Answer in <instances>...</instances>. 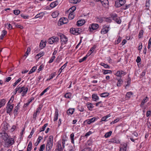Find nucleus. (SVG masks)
<instances>
[{
  "label": "nucleus",
  "mask_w": 151,
  "mask_h": 151,
  "mask_svg": "<svg viewBox=\"0 0 151 151\" xmlns=\"http://www.w3.org/2000/svg\"><path fill=\"white\" fill-rule=\"evenodd\" d=\"M44 55V53L43 52H40L39 53L37 54L36 56V58H37L39 59L41 57Z\"/></svg>",
  "instance_id": "obj_40"
},
{
  "label": "nucleus",
  "mask_w": 151,
  "mask_h": 151,
  "mask_svg": "<svg viewBox=\"0 0 151 151\" xmlns=\"http://www.w3.org/2000/svg\"><path fill=\"white\" fill-rule=\"evenodd\" d=\"M76 9V7L75 6H72L71 8H70L69 10L66 12H72V13H73V12L75 11Z\"/></svg>",
  "instance_id": "obj_31"
},
{
  "label": "nucleus",
  "mask_w": 151,
  "mask_h": 151,
  "mask_svg": "<svg viewBox=\"0 0 151 151\" xmlns=\"http://www.w3.org/2000/svg\"><path fill=\"white\" fill-rule=\"evenodd\" d=\"M58 110H56L55 111V115L54 118V121H56L58 119Z\"/></svg>",
  "instance_id": "obj_25"
},
{
  "label": "nucleus",
  "mask_w": 151,
  "mask_h": 151,
  "mask_svg": "<svg viewBox=\"0 0 151 151\" xmlns=\"http://www.w3.org/2000/svg\"><path fill=\"white\" fill-rule=\"evenodd\" d=\"M109 95V93H103L100 94V96L101 97H105L108 96Z\"/></svg>",
  "instance_id": "obj_37"
},
{
  "label": "nucleus",
  "mask_w": 151,
  "mask_h": 151,
  "mask_svg": "<svg viewBox=\"0 0 151 151\" xmlns=\"http://www.w3.org/2000/svg\"><path fill=\"white\" fill-rule=\"evenodd\" d=\"M132 5L131 4H125V6H123V9L124 10H126L130 7V6Z\"/></svg>",
  "instance_id": "obj_43"
},
{
  "label": "nucleus",
  "mask_w": 151,
  "mask_h": 151,
  "mask_svg": "<svg viewBox=\"0 0 151 151\" xmlns=\"http://www.w3.org/2000/svg\"><path fill=\"white\" fill-rule=\"evenodd\" d=\"M32 147V144L31 142H29L28 145L27 150L29 151H31Z\"/></svg>",
  "instance_id": "obj_29"
},
{
  "label": "nucleus",
  "mask_w": 151,
  "mask_h": 151,
  "mask_svg": "<svg viewBox=\"0 0 151 151\" xmlns=\"http://www.w3.org/2000/svg\"><path fill=\"white\" fill-rule=\"evenodd\" d=\"M68 13H69L68 17V19L70 20L72 19L74 17L73 13H72V12H70Z\"/></svg>",
  "instance_id": "obj_26"
},
{
  "label": "nucleus",
  "mask_w": 151,
  "mask_h": 151,
  "mask_svg": "<svg viewBox=\"0 0 151 151\" xmlns=\"http://www.w3.org/2000/svg\"><path fill=\"white\" fill-rule=\"evenodd\" d=\"M31 50L30 48V47H28L27 51L26 52L25 55H24V56H25L26 57H27L28 55L29 52H30ZM26 57L25 58H26ZM26 58H25V59Z\"/></svg>",
  "instance_id": "obj_45"
},
{
  "label": "nucleus",
  "mask_w": 151,
  "mask_h": 151,
  "mask_svg": "<svg viewBox=\"0 0 151 151\" xmlns=\"http://www.w3.org/2000/svg\"><path fill=\"white\" fill-rule=\"evenodd\" d=\"M92 133V132L91 131H89L88 132H87L85 134V136L87 137L89 136Z\"/></svg>",
  "instance_id": "obj_64"
},
{
  "label": "nucleus",
  "mask_w": 151,
  "mask_h": 151,
  "mask_svg": "<svg viewBox=\"0 0 151 151\" xmlns=\"http://www.w3.org/2000/svg\"><path fill=\"white\" fill-rule=\"evenodd\" d=\"M46 44L45 42L41 41L40 44V47L41 49L44 48Z\"/></svg>",
  "instance_id": "obj_35"
},
{
  "label": "nucleus",
  "mask_w": 151,
  "mask_h": 151,
  "mask_svg": "<svg viewBox=\"0 0 151 151\" xmlns=\"http://www.w3.org/2000/svg\"><path fill=\"white\" fill-rule=\"evenodd\" d=\"M99 27V25L98 24L93 23L89 26V28L90 29V31L92 32L93 30H96L98 29Z\"/></svg>",
  "instance_id": "obj_6"
},
{
  "label": "nucleus",
  "mask_w": 151,
  "mask_h": 151,
  "mask_svg": "<svg viewBox=\"0 0 151 151\" xmlns=\"http://www.w3.org/2000/svg\"><path fill=\"white\" fill-rule=\"evenodd\" d=\"M14 13L15 15H18L20 13V11L19 10H14Z\"/></svg>",
  "instance_id": "obj_53"
},
{
  "label": "nucleus",
  "mask_w": 151,
  "mask_h": 151,
  "mask_svg": "<svg viewBox=\"0 0 151 151\" xmlns=\"http://www.w3.org/2000/svg\"><path fill=\"white\" fill-rule=\"evenodd\" d=\"M74 111V109H70L67 110V113L69 115H71L73 113Z\"/></svg>",
  "instance_id": "obj_24"
},
{
  "label": "nucleus",
  "mask_w": 151,
  "mask_h": 151,
  "mask_svg": "<svg viewBox=\"0 0 151 151\" xmlns=\"http://www.w3.org/2000/svg\"><path fill=\"white\" fill-rule=\"evenodd\" d=\"M76 28H71L70 29V32L71 34L73 35H78L77 31V30Z\"/></svg>",
  "instance_id": "obj_12"
},
{
  "label": "nucleus",
  "mask_w": 151,
  "mask_h": 151,
  "mask_svg": "<svg viewBox=\"0 0 151 151\" xmlns=\"http://www.w3.org/2000/svg\"><path fill=\"white\" fill-rule=\"evenodd\" d=\"M57 35L60 37V41L61 45L66 44L68 41V38L65 35L60 33H58Z\"/></svg>",
  "instance_id": "obj_3"
},
{
  "label": "nucleus",
  "mask_w": 151,
  "mask_h": 151,
  "mask_svg": "<svg viewBox=\"0 0 151 151\" xmlns=\"http://www.w3.org/2000/svg\"><path fill=\"white\" fill-rule=\"evenodd\" d=\"M109 27L106 26L104 27L101 29V33L103 34H104L106 33L108 31Z\"/></svg>",
  "instance_id": "obj_10"
},
{
  "label": "nucleus",
  "mask_w": 151,
  "mask_h": 151,
  "mask_svg": "<svg viewBox=\"0 0 151 151\" xmlns=\"http://www.w3.org/2000/svg\"><path fill=\"white\" fill-rule=\"evenodd\" d=\"M100 65L104 66L105 68H109V66L107 64H106L104 63H101L100 64Z\"/></svg>",
  "instance_id": "obj_47"
},
{
  "label": "nucleus",
  "mask_w": 151,
  "mask_h": 151,
  "mask_svg": "<svg viewBox=\"0 0 151 151\" xmlns=\"http://www.w3.org/2000/svg\"><path fill=\"white\" fill-rule=\"evenodd\" d=\"M112 73L111 70H103V73L104 74H106L108 73Z\"/></svg>",
  "instance_id": "obj_48"
},
{
  "label": "nucleus",
  "mask_w": 151,
  "mask_h": 151,
  "mask_svg": "<svg viewBox=\"0 0 151 151\" xmlns=\"http://www.w3.org/2000/svg\"><path fill=\"white\" fill-rule=\"evenodd\" d=\"M71 94L70 93H66L64 95V96L65 97L68 99L70 98L71 97Z\"/></svg>",
  "instance_id": "obj_42"
},
{
  "label": "nucleus",
  "mask_w": 151,
  "mask_h": 151,
  "mask_svg": "<svg viewBox=\"0 0 151 151\" xmlns=\"http://www.w3.org/2000/svg\"><path fill=\"white\" fill-rule=\"evenodd\" d=\"M109 4V1L108 0H104L102 4L103 5H104L105 6H106V5H108Z\"/></svg>",
  "instance_id": "obj_55"
},
{
  "label": "nucleus",
  "mask_w": 151,
  "mask_h": 151,
  "mask_svg": "<svg viewBox=\"0 0 151 151\" xmlns=\"http://www.w3.org/2000/svg\"><path fill=\"white\" fill-rule=\"evenodd\" d=\"M37 68L35 66H34L30 70L29 73V74H30L32 73L33 72H34L36 69Z\"/></svg>",
  "instance_id": "obj_49"
},
{
  "label": "nucleus",
  "mask_w": 151,
  "mask_h": 151,
  "mask_svg": "<svg viewBox=\"0 0 151 151\" xmlns=\"http://www.w3.org/2000/svg\"><path fill=\"white\" fill-rule=\"evenodd\" d=\"M44 15V14L42 12H41L37 14L35 17V18H37L40 17H42Z\"/></svg>",
  "instance_id": "obj_36"
},
{
  "label": "nucleus",
  "mask_w": 151,
  "mask_h": 151,
  "mask_svg": "<svg viewBox=\"0 0 151 151\" xmlns=\"http://www.w3.org/2000/svg\"><path fill=\"white\" fill-rule=\"evenodd\" d=\"M119 119L117 118V119H115V120H114V121L113 122H111V124H113L115 123H116V122H117L119 121Z\"/></svg>",
  "instance_id": "obj_59"
},
{
  "label": "nucleus",
  "mask_w": 151,
  "mask_h": 151,
  "mask_svg": "<svg viewBox=\"0 0 151 151\" xmlns=\"http://www.w3.org/2000/svg\"><path fill=\"white\" fill-rule=\"evenodd\" d=\"M127 144L124 142L121 145L119 151H126Z\"/></svg>",
  "instance_id": "obj_8"
},
{
  "label": "nucleus",
  "mask_w": 151,
  "mask_h": 151,
  "mask_svg": "<svg viewBox=\"0 0 151 151\" xmlns=\"http://www.w3.org/2000/svg\"><path fill=\"white\" fill-rule=\"evenodd\" d=\"M81 0H71L70 2L74 4H77L80 2Z\"/></svg>",
  "instance_id": "obj_51"
},
{
  "label": "nucleus",
  "mask_w": 151,
  "mask_h": 151,
  "mask_svg": "<svg viewBox=\"0 0 151 151\" xmlns=\"http://www.w3.org/2000/svg\"><path fill=\"white\" fill-rule=\"evenodd\" d=\"M87 106L88 109L90 110H91L93 108L94 106L91 103H88L87 104Z\"/></svg>",
  "instance_id": "obj_23"
},
{
  "label": "nucleus",
  "mask_w": 151,
  "mask_h": 151,
  "mask_svg": "<svg viewBox=\"0 0 151 151\" xmlns=\"http://www.w3.org/2000/svg\"><path fill=\"white\" fill-rule=\"evenodd\" d=\"M150 5V0H146V1L145 6L146 9H148L149 8Z\"/></svg>",
  "instance_id": "obj_33"
},
{
  "label": "nucleus",
  "mask_w": 151,
  "mask_h": 151,
  "mask_svg": "<svg viewBox=\"0 0 151 151\" xmlns=\"http://www.w3.org/2000/svg\"><path fill=\"white\" fill-rule=\"evenodd\" d=\"M96 118L94 117L92 118L91 119H88L86 120L88 124H90L91 123L94 122Z\"/></svg>",
  "instance_id": "obj_22"
},
{
  "label": "nucleus",
  "mask_w": 151,
  "mask_h": 151,
  "mask_svg": "<svg viewBox=\"0 0 151 151\" xmlns=\"http://www.w3.org/2000/svg\"><path fill=\"white\" fill-rule=\"evenodd\" d=\"M53 136H50L47 140L46 145V149L47 150L49 151L51 149L53 145Z\"/></svg>",
  "instance_id": "obj_2"
},
{
  "label": "nucleus",
  "mask_w": 151,
  "mask_h": 151,
  "mask_svg": "<svg viewBox=\"0 0 151 151\" xmlns=\"http://www.w3.org/2000/svg\"><path fill=\"white\" fill-rule=\"evenodd\" d=\"M85 23V20H81L78 21L77 22V24L78 26L83 25Z\"/></svg>",
  "instance_id": "obj_16"
},
{
  "label": "nucleus",
  "mask_w": 151,
  "mask_h": 151,
  "mask_svg": "<svg viewBox=\"0 0 151 151\" xmlns=\"http://www.w3.org/2000/svg\"><path fill=\"white\" fill-rule=\"evenodd\" d=\"M58 2L57 1H55L51 3L50 4V6L52 8H54L58 5Z\"/></svg>",
  "instance_id": "obj_17"
},
{
  "label": "nucleus",
  "mask_w": 151,
  "mask_h": 151,
  "mask_svg": "<svg viewBox=\"0 0 151 151\" xmlns=\"http://www.w3.org/2000/svg\"><path fill=\"white\" fill-rule=\"evenodd\" d=\"M42 139V137H41V136H39V137L37 139V145H38L40 143L41 140Z\"/></svg>",
  "instance_id": "obj_54"
},
{
  "label": "nucleus",
  "mask_w": 151,
  "mask_h": 151,
  "mask_svg": "<svg viewBox=\"0 0 151 151\" xmlns=\"http://www.w3.org/2000/svg\"><path fill=\"white\" fill-rule=\"evenodd\" d=\"M60 22H62L63 24H66L68 22V20L67 18H64L60 19Z\"/></svg>",
  "instance_id": "obj_18"
},
{
  "label": "nucleus",
  "mask_w": 151,
  "mask_h": 151,
  "mask_svg": "<svg viewBox=\"0 0 151 151\" xmlns=\"http://www.w3.org/2000/svg\"><path fill=\"white\" fill-rule=\"evenodd\" d=\"M3 137V143L4 147L8 148L10 146L13 145L14 142V139L13 138H9L6 137Z\"/></svg>",
  "instance_id": "obj_1"
},
{
  "label": "nucleus",
  "mask_w": 151,
  "mask_h": 151,
  "mask_svg": "<svg viewBox=\"0 0 151 151\" xmlns=\"http://www.w3.org/2000/svg\"><path fill=\"white\" fill-rule=\"evenodd\" d=\"M77 30V33L78 35L79 34H80L81 32H82V29L80 28H76Z\"/></svg>",
  "instance_id": "obj_63"
},
{
  "label": "nucleus",
  "mask_w": 151,
  "mask_h": 151,
  "mask_svg": "<svg viewBox=\"0 0 151 151\" xmlns=\"http://www.w3.org/2000/svg\"><path fill=\"white\" fill-rule=\"evenodd\" d=\"M147 98V97H146V98H144L143 100H142L141 103L140 105V106L142 108H144V109H145V108L143 106V105H144V104L146 102V99Z\"/></svg>",
  "instance_id": "obj_30"
},
{
  "label": "nucleus",
  "mask_w": 151,
  "mask_h": 151,
  "mask_svg": "<svg viewBox=\"0 0 151 151\" xmlns=\"http://www.w3.org/2000/svg\"><path fill=\"white\" fill-rule=\"evenodd\" d=\"M133 93L131 92H128L126 94V97L129 99Z\"/></svg>",
  "instance_id": "obj_44"
},
{
  "label": "nucleus",
  "mask_w": 151,
  "mask_h": 151,
  "mask_svg": "<svg viewBox=\"0 0 151 151\" xmlns=\"http://www.w3.org/2000/svg\"><path fill=\"white\" fill-rule=\"evenodd\" d=\"M67 65V63H65L63 66H62L59 69L58 73L59 72V75L61 73L62 70L66 67Z\"/></svg>",
  "instance_id": "obj_21"
},
{
  "label": "nucleus",
  "mask_w": 151,
  "mask_h": 151,
  "mask_svg": "<svg viewBox=\"0 0 151 151\" xmlns=\"http://www.w3.org/2000/svg\"><path fill=\"white\" fill-rule=\"evenodd\" d=\"M48 124L47 123L45 124L40 129V132L43 131L45 130L46 127L47 126Z\"/></svg>",
  "instance_id": "obj_46"
},
{
  "label": "nucleus",
  "mask_w": 151,
  "mask_h": 151,
  "mask_svg": "<svg viewBox=\"0 0 151 151\" xmlns=\"http://www.w3.org/2000/svg\"><path fill=\"white\" fill-rule=\"evenodd\" d=\"M74 134L73 133H72L70 135V138L71 140V142L73 144L74 143Z\"/></svg>",
  "instance_id": "obj_41"
},
{
  "label": "nucleus",
  "mask_w": 151,
  "mask_h": 151,
  "mask_svg": "<svg viewBox=\"0 0 151 151\" xmlns=\"http://www.w3.org/2000/svg\"><path fill=\"white\" fill-rule=\"evenodd\" d=\"M121 38L119 36V38H118L117 40V41H116L115 42V43L116 44H119L121 41Z\"/></svg>",
  "instance_id": "obj_56"
},
{
  "label": "nucleus",
  "mask_w": 151,
  "mask_h": 151,
  "mask_svg": "<svg viewBox=\"0 0 151 151\" xmlns=\"http://www.w3.org/2000/svg\"><path fill=\"white\" fill-rule=\"evenodd\" d=\"M141 60V59L140 57L138 56L137 58V59L136 60V61L137 63H139Z\"/></svg>",
  "instance_id": "obj_62"
},
{
  "label": "nucleus",
  "mask_w": 151,
  "mask_h": 151,
  "mask_svg": "<svg viewBox=\"0 0 151 151\" xmlns=\"http://www.w3.org/2000/svg\"><path fill=\"white\" fill-rule=\"evenodd\" d=\"M65 139H63L62 141V144L63 148H64L65 147Z\"/></svg>",
  "instance_id": "obj_61"
},
{
  "label": "nucleus",
  "mask_w": 151,
  "mask_h": 151,
  "mask_svg": "<svg viewBox=\"0 0 151 151\" xmlns=\"http://www.w3.org/2000/svg\"><path fill=\"white\" fill-rule=\"evenodd\" d=\"M126 73L124 72V71L121 70V71H118L116 73L115 75L117 76L118 77H119L121 78V76L122 75H124L126 74Z\"/></svg>",
  "instance_id": "obj_9"
},
{
  "label": "nucleus",
  "mask_w": 151,
  "mask_h": 151,
  "mask_svg": "<svg viewBox=\"0 0 151 151\" xmlns=\"http://www.w3.org/2000/svg\"><path fill=\"white\" fill-rule=\"evenodd\" d=\"M126 2L125 0H117L115 2V6L119 7L124 5Z\"/></svg>",
  "instance_id": "obj_5"
},
{
  "label": "nucleus",
  "mask_w": 151,
  "mask_h": 151,
  "mask_svg": "<svg viewBox=\"0 0 151 151\" xmlns=\"http://www.w3.org/2000/svg\"><path fill=\"white\" fill-rule=\"evenodd\" d=\"M14 106H13V105H12L6 106L7 113H9L12 111Z\"/></svg>",
  "instance_id": "obj_14"
},
{
  "label": "nucleus",
  "mask_w": 151,
  "mask_h": 151,
  "mask_svg": "<svg viewBox=\"0 0 151 151\" xmlns=\"http://www.w3.org/2000/svg\"><path fill=\"white\" fill-rule=\"evenodd\" d=\"M59 39L57 37L54 36L49 38L48 40V42L52 44L55 42H57L59 41Z\"/></svg>",
  "instance_id": "obj_4"
},
{
  "label": "nucleus",
  "mask_w": 151,
  "mask_h": 151,
  "mask_svg": "<svg viewBox=\"0 0 151 151\" xmlns=\"http://www.w3.org/2000/svg\"><path fill=\"white\" fill-rule=\"evenodd\" d=\"M118 82L117 83V86H120L123 83V81L122 79H118Z\"/></svg>",
  "instance_id": "obj_28"
},
{
  "label": "nucleus",
  "mask_w": 151,
  "mask_h": 151,
  "mask_svg": "<svg viewBox=\"0 0 151 151\" xmlns=\"http://www.w3.org/2000/svg\"><path fill=\"white\" fill-rule=\"evenodd\" d=\"M143 34V31L142 30H141L139 32V38H140Z\"/></svg>",
  "instance_id": "obj_58"
},
{
  "label": "nucleus",
  "mask_w": 151,
  "mask_h": 151,
  "mask_svg": "<svg viewBox=\"0 0 151 151\" xmlns=\"http://www.w3.org/2000/svg\"><path fill=\"white\" fill-rule=\"evenodd\" d=\"M109 142L116 143H119L120 142V141L119 139H117L116 138L114 137L110 139Z\"/></svg>",
  "instance_id": "obj_11"
},
{
  "label": "nucleus",
  "mask_w": 151,
  "mask_h": 151,
  "mask_svg": "<svg viewBox=\"0 0 151 151\" xmlns=\"http://www.w3.org/2000/svg\"><path fill=\"white\" fill-rule=\"evenodd\" d=\"M7 33V32L5 30H3L2 32V34L0 38L1 40L3 39V37L4 35H6Z\"/></svg>",
  "instance_id": "obj_38"
},
{
  "label": "nucleus",
  "mask_w": 151,
  "mask_h": 151,
  "mask_svg": "<svg viewBox=\"0 0 151 151\" xmlns=\"http://www.w3.org/2000/svg\"><path fill=\"white\" fill-rule=\"evenodd\" d=\"M88 54H87L86 56L84 57L82 59H80L79 60V62L80 63H81L83 61L85 60L87 57L89 56V55H88Z\"/></svg>",
  "instance_id": "obj_39"
},
{
  "label": "nucleus",
  "mask_w": 151,
  "mask_h": 151,
  "mask_svg": "<svg viewBox=\"0 0 151 151\" xmlns=\"http://www.w3.org/2000/svg\"><path fill=\"white\" fill-rule=\"evenodd\" d=\"M45 144H43L41 145L39 151H43L45 148Z\"/></svg>",
  "instance_id": "obj_50"
},
{
  "label": "nucleus",
  "mask_w": 151,
  "mask_h": 151,
  "mask_svg": "<svg viewBox=\"0 0 151 151\" xmlns=\"http://www.w3.org/2000/svg\"><path fill=\"white\" fill-rule=\"evenodd\" d=\"M59 13L58 11H55L53 12L52 14V16L53 18H55L58 16Z\"/></svg>",
  "instance_id": "obj_27"
},
{
  "label": "nucleus",
  "mask_w": 151,
  "mask_h": 151,
  "mask_svg": "<svg viewBox=\"0 0 151 151\" xmlns=\"http://www.w3.org/2000/svg\"><path fill=\"white\" fill-rule=\"evenodd\" d=\"M112 133V132L111 131H110L109 132L106 133L104 135V137L106 138L109 137L111 135Z\"/></svg>",
  "instance_id": "obj_32"
},
{
  "label": "nucleus",
  "mask_w": 151,
  "mask_h": 151,
  "mask_svg": "<svg viewBox=\"0 0 151 151\" xmlns=\"http://www.w3.org/2000/svg\"><path fill=\"white\" fill-rule=\"evenodd\" d=\"M42 108V106L41 105H40L39 107H38L36 110V111L38 113V114H39L40 111L41 109Z\"/></svg>",
  "instance_id": "obj_52"
},
{
  "label": "nucleus",
  "mask_w": 151,
  "mask_h": 151,
  "mask_svg": "<svg viewBox=\"0 0 151 151\" xmlns=\"http://www.w3.org/2000/svg\"><path fill=\"white\" fill-rule=\"evenodd\" d=\"M55 58V56H52L51 57V58L50 59V60L49 61V63H52L54 59Z\"/></svg>",
  "instance_id": "obj_57"
},
{
  "label": "nucleus",
  "mask_w": 151,
  "mask_h": 151,
  "mask_svg": "<svg viewBox=\"0 0 151 151\" xmlns=\"http://www.w3.org/2000/svg\"><path fill=\"white\" fill-rule=\"evenodd\" d=\"M44 66L42 65H41L40 66L39 68L38 69V72H39L43 68Z\"/></svg>",
  "instance_id": "obj_60"
},
{
  "label": "nucleus",
  "mask_w": 151,
  "mask_h": 151,
  "mask_svg": "<svg viewBox=\"0 0 151 151\" xmlns=\"http://www.w3.org/2000/svg\"><path fill=\"white\" fill-rule=\"evenodd\" d=\"M57 147L58 151H61L63 150V148L61 146V142L60 141H58L57 143Z\"/></svg>",
  "instance_id": "obj_13"
},
{
  "label": "nucleus",
  "mask_w": 151,
  "mask_h": 151,
  "mask_svg": "<svg viewBox=\"0 0 151 151\" xmlns=\"http://www.w3.org/2000/svg\"><path fill=\"white\" fill-rule=\"evenodd\" d=\"M23 88H24V87H22L20 88V86H18L15 89V90H16V92H17V91H18V92L19 93L22 92Z\"/></svg>",
  "instance_id": "obj_20"
},
{
  "label": "nucleus",
  "mask_w": 151,
  "mask_h": 151,
  "mask_svg": "<svg viewBox=\"0 0 151 151\" xmlns=\"http://www.w3.org/2000/svg\"><path fill=\"white\" fill-rule=\"evenodd\" d=\"M22 87H24V88H23V91L22 93V96H24L27 93L28 88L27 87L25 88L24 86Z\"/></svg>",
  "instance_id": "obj_15"
},
{
  "label": "nucleus",
  "mask_w": 151,
  "mask_h": 151,
  "mask_svg": "<svg viewBox=\"0 0 151 151\" xmlns=\"http://www.w3.org/2000/svg\"><path fill=\"white\" fill-rule=\"evenodd\" d=\"M92 97L93 100V101H96L99 99V97L96 94H93L92 95Z\"/></svg>",
  "instance_id": "obj_19"
},
{
  "label": "nucleus",
  "mask_w": 151,
  "mask_h": 151,
  "mask_svg": "<svg viewBox=\"0 0 151 151\" xmlns=\"http://www.w3.org/2000/svg\"><path fill=\"white\" fill-rule=\"evenodd\" d=\"M14 100V98L12 97H11V99H10L9 101H8V104H7V106H11L12 105H13L14 106V104H13L12 105L11 104L13 102V101Z\"/></svg>",
  "instance_id": "obj_34"
},
{
  "label": "nucleus",
  "mask_w": 151,
  "mask_h": 151,
  "mask_svg": "<svg viewBox=\"0 0 151 151\" xmlns=\"http://www.w3.org/2000/svg\"><path fill=\"white\" fill-rule=\"evenodd\" d=\"M113 19L117 23L120 24L121 22V20L119 17H118L116 14H114L111 16Z\"/></svg>",
  "instance_id": "obj_7"
}]
</instances>
